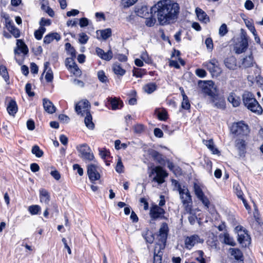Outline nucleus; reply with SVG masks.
Listing matches in <instances>:
<instances>
[{
  "label": "nucleus",
  "mask_w": 263,
  "mask_h": 263,
  "mask_svg": "<svg viewBox=\"0 0 263 263\" xmlns=\"http://www.w3.org/2000/svg\"><path fill=\"white\" fill-rule=\"evenodd\" d=\"M179 10V5L171 0L160 1L151 8L152 12L156 14L158 21L161 25H166L176 22Z\"/></svg>",
  "instance_id": "f257e3e1"
},
{
  "label": "nucleus",
  "mask_w": 263,
  "mask_h": 263,
  "mask_svg": "<svg viewBox=\"0 0 263 263\" xmlns=\"http://www.w3.org/2000/svg\"><path fill=\"white\" fill-rule=\"evenodd\" d=\"M168 228L167 224L163 222L162 223L158 235L159 242L157 243L154 249V263H161V257L160 250L163 249L167 237Z\"/></svg>",
  "instance_id": "f03ea898"
},
{
  "label": "nucleus",
  "mask_w": 263,
  "mask_h": 263,
  "mask_svg": "<svg viewBox=\"0 0 263 263\" xmlns=\"http://www.w3.org/2000/svg\"><path fill=\"white\" fill-rule=\"evenodd\" d=\"M172 184L178 191L180 198L185 211L190 212L192 211V199L190 191L185 185H181L178 181L175 179L172 180Z\"/></svg>",
  "instance_id": "7ed1b4c3"
},
{
  "label": "nucleus",
  "mask_w": 263,
  "mask_h": 263,
  "mask_svg": "<svg viewBox=\"0 0 263 263\" xmlns=\"http://www.w3.org/2000/svg\"><path fill=\"white\" fill-rule=\"evenodd\" d=\"M242 102L244 105L250 110L258 115H261L263 111L262 107L254 97V95L245 91L242 95Z\"/></svg>",
  "instance_id": "20e7f679"
},
{
  "label": "nucleus",
  "mask_w": 263,
  "mask_h": 263,
  "mask_svg": "<svg viewBox=\"0 0 263 263\" xmlns=\"http://www.w3.org/2000/svg\"><path fill=\"white\" fill-rule=\"evenodd\" d=\"M231 132L236 136L246 137L249 133L248 125L243 121L234 123L231 128Z\"/></svg>",
  "instance_id": "39448f33"
},
{
  "label": "nucleus",
  "mask_w": 263,
  "mask_h": 263,
  "mask_svg": "<svg viewBox=\"0 0 263 263\" xmlns=\"http://www.w3.org/2000/svg\"><path fill=\"white\" fill-rule=\"evenodd\" d=\"M248 47V36L246 32L241 29L240 41L234 46V51L236 54H241L245 52Z\"/></svg>",
  "instance_id": "423d86ee"
},
{
  "label": "nucleus",
  "mask_w": 263,
  "mask_h": 263,
  "mask_svg": "<svg viewBox=\"0 0 263 263\" xmlns=\"http://www.w3.org/2000/svg\"><path fill=\"white\" fill-rule=\"evenodd\" d=\"M79 156L85 161H91L95 159L94 155L89 146L84 143L77 146Z\"/></svg>",
  "instance_id": "0eeeda50"
},
{
  "label": "nucleus",
  "mask_w": 263,
  "mask_h": 263,
  "mask_svg": "<svg viewBox=\"0 0 263 263\" xmlns=\"http://www.w3.org/2000/svg\"><path fill=\"white\" fill-rule=\"evenodd\" d=\"M237 231L238 241L244 247L249 246L251 243V238L247 231L241 226H237L235 228Z\"/></svg>",
  "instance_id": "6e6552de"
},
{
  "label": "nucleus",
  "mask_w": 263,
  "mask_h": 263,
  "mask_svg": "<svg viewBox=\"0 0 263 263\" xmlns=\"http://www.w3.org/2000/svg\"><path fill=\"white\" fill-rule=\"evenodd\" d=\"M203 66L207 68L213 77H218L221 72V69L219 66L218 62L215 58L203 63Z\"/></svg>",
  "instance_id": "1a4fd4ad"
},
{
  "label": "nucleus",
  "mask_w": 263,
  "mask_h": 263,
  "mask_svg": "<svg viewBox=\"0 0 263 263\" xmlns=\"http://www.w3.org/2000/svg\"><path fill=\"white\" fill-rule=\"evenodd\" d=\"M154 173L156 174V176L154 177L153 180L157 182L159 184L163 183L165 181L164 178L168 176L167 173L160 166L154 167L152 170L149 176Z\"/></svg>",
  "instance_id": "9d476101"
},
{
  "label": "nucleus",
  "mask_w": 263,
  "mask_h": 263,
  "mask_svg": "<svg viewBox=\"0 0 263 263\" xmlns=\"http://www.w3.org/2000/svg\"><path fill=\"white\" fill-rule=\"evenodd\" d=\"M90 104L89 101L87 100H83L76 104L75 110L78 115L84 116L87 112H90Z\"/></svg>",
  "instance_id": "9b49d317"
},
{
  "label": "nucleus",
  "mask_w": 263,
  "mask_h": 263,
  "mask_svg": "<svg viewBox=\"0 0 263 263\" xmlns=\"http://www.w3.org/2000/svg\"><path fill=\"white\" fill-rule=\"evenodd\" d=\"M203 242V239L197 234L187 236L184 239L185 248L188 250H191L198 243H202Z\"/></svg>",
  "instance_id": "f8f14e48"
},
{
  "label": "nucleus",
  "mask_w": 263,
  "mask_h": 263,
  "mask_svg": "<svg viewBox=\"0 0 263 263\" xmlns=\"http://www.w3.org/2000/svg\"><path fill=\"white\" fill-rule=\"evenodd\" d=\"M74 58L72 57L66 58L65 64L68 70L72 72L73 74L79 75L81 74V72L77 64L74 62Z\"/></svg>",
  "instance_id": "ddd939ff"
},
{
  "label": "nucleus",
  "mask_w": 263,
  "mask_h": 263,
  "mask_svg": "<svg viewBox=\"0 0 263 263\" xmlns=\"http://www.w3.org/2000/svg\"><path fill=\"white\" fill-rule=\"evenodd\" d=\"M87 174L91 182L98 180L100 178V174L97 170V166L95 164H90L88 165Z\"/></svg>",
  "instance_id": "4468645a"
},
{
  "label": "nucleus",
  "mask_w": 263,
  "mask_h": 263,
  "mask_svg": "<svg viewBox=\"0 0 263 263\" xmlns=\"http://www.w3.org/2000/svg\"><path fill=\"white\" fill-rule=\"evenodd\" d=\"M165 211L163 209L157 205H154L151 208L149 214L153 219L162 218L163 217Z\"/></svg>",
  "instance_id": "2eb2a0df"
},
{
  "label": "nucleus",
  "mask_w": 263,
  "mask_h": 263,
  "mask_svg": "<svg viewBox=\"0 0 263 263\" xmlns=\"http://www.w3.org/2000/svg\"><path fill=\"white\" fill-rule=\"evenodd\" d=\"M20 52L26 55L28 53V48L22 40H17L16 46L14 48V53L15 55H16L19 54Z\"/></svg>",
  "instance_id": "dca6fc26"
},
{
  "label": "nucleus",
  "mask_w": 263,
  "mask_h": 263,
  "mask_svg": "<svg viewBox=\"0 0 263 263\" xmlns=\"http://www.w3.org/2000/svg\"><path fill=\"white\" fill-rule=\"evenodd\" d=\"M210 102L213 104L214 106L218 108H223L225 107L224 100L222 98L219 97L215 94L210 99Z\"/></svg>",
  "instance_id": "f3484780"
},
{
  "label": "nucleus",
  "mask_w": 263,
  "mask_h": 263,
  "mask_svg": "<svg viewBox=\"0 0 263 263\" xmlns=\"http://www.w3.org/2000/svg\"><path fill=\"white\" fill-rule=\"evenodd\" d=\"M212 83V82H211L209 83L204 82L202 86L203 92L208 95L210 99L216 94L213 86L211 85Z\"/></svg>",
  "instance_id": "a211bd4d"
},
{
  "label": "nucleus",
  "mask_w": 263,
  "mask_h": 263,
  "mask_svg": "<svg viewBox=\"0 0 263 263\" xmlns=\"http://www.w3.org/2000/svg\"><path fill=\"white\" fill-rule=\"evenodd\" d=\"M96 52L97 54L103 60L110 61L112 58V52L111 50H109L107 52H105L103 49L97 47Z\"/></svg>",
  "instance_id": "6ab92c4d"
},
{
  "label": "nucleus",
  "mask_w": 263,
  "mask_h": 263,
  "mask_svg": "<svg viewBox=\"0 0 263 263\" xmlns=\"http://www.w3.org/2000/svg\"><path fill=\"white\" fill-rule=\"evenodd\" d=\"M224 65L230 70H235L237 67L236 59L234 56H230L224 60Z\"/></svg>",
  "instance_id": "aec40b11"
},
{
  "label": "nucleus",
  "mask_w": 263,
  "mask_h": 263,
  "mask_svg": "<svg viewBox=\"0 0 263 263\" xmlns=\"http://www.w3.org/2000/svg\"><path fill=\"white\" fill-rule=\"evenodd\" d=\"M43 104L45 110L48 113L52 114L55 112L56 107L48 99L44 98L43 100Z\"/></svg>",
  "instance_id": "412c9836"
},
{
  "label": "nucleus",
  "mask_w": 263,
  "mask_h": 263,
  "mask_svg": "<svg viewBox=\"0 0 263 263\" xmlns=\"http://www.w3.org/2000/svg\"><path fill=\"white\" fill-rule=\"evenodd\" d=\"M235 146L238 151L240 156H243L246 153V143L242 139H237L235 141Z\"/></svg>",
  "instance_id": "4be33fe9"
},
{
  "label": "nucleus",
  "mask_w": 263,
  "mask_h": 263,
  "mask_svg": "<svg viewBox=\"0 0 263 263\" xmlns=\"http://www.w3.org/2000/svg\"><path fill=\"white\" fill-rule=\"evenodd\" d=\"M49 66L50 63L49 62H46L44 63V73L46 72L45 78L48 82H52L53 79V72Z\"/></svg>",
  "instance_id": "5701e85b"
},
{
  "label": "nucleus",
  "mask_w": 263,
  "mask_h": 263,
  "mask_svg": "<svg viewBox=\"0 0 263 263\" xmlns=\"http://www.w3.org/2000/svg\"><path fill=\"white\" fill-rule=\"evenodd\" d=\"M112 71L118 76L122 77L125 73L126 70L123 68L122 65L119 63H115L112 66Z\"/></svg>",
  "instance_id": "b1692460"
},
{
  "label": "nucleus",
  "mask_w": 263,
  "mask_h": 263,
  "mask_svg": "<svg viewBox=\"0 0 263 263\" xmlns=\"http://www.w3.org/2000/svg\"><path fill=\"white\" fill-rule=\"evenodd\" d=\"M228 100L234 107L238 106L241 102L240 97L233 92L229 94L228 97Z\"/></svg>",
  "instance_id": "393cba45"
},
{
  "label": "nucleus",
  "mask_w": 263,
  "mask_h": 263,
  "mask_svg": "<svg viewBox=\"0 0 263 263\" xmlns=\"http://www.w3.org/2000/svg\"><path fill=\"white\" fill-rule=\"evenodd\" d=\"M40 199L42 203L48 204L50 200V197L49 192L44 189L40 190Z\"/></svg>",
  "instance_id": "a878e982"
},
{
  "label": "nucleus",
  "mask_w": 263,
  "mask_h": 263,
  "mask_svg": "<svg viewBox=\"0 0 263 263\" xmlns=\"http://www.w3.org/2000/svg\"><path fill=\"white\" fill-rule=\"evenodd\" d=\"M60 39L61 36L59 33L57 32L50 33L44 37V43L46 44H49L54 40H55L57 41H59Z\"/></svg>",
  "instance_id": "bb28decb"
},
{
  "label": "nucleus",
  "mask_w": 263,
  "mask_h": 263,
  "mask_svg": "<svg viewBox=\"0 0 263 263\" xmlns=\"http://www.w3.org/2000/svg\"><path fill=\"white\" fill-rule=\"evenodd\" d=\"M195 12L197 16L200 21L205 23L209 22V17L208 16L205 12L203 11L201 9L199 8H196Z\"/></svg>",
  "instance_id": "cd10ccee"
},
{
  "label": "nucleus",
  "mask_w": 263,
  "mask_h": 263,
  "mask_svg": "<svg viewBox=\"0 0 263 263\" xmlns=\"http://www.w3.org/2000/svg\"><path fill=\"white\" fill-rule=\"evenodd\" d=\"M7 109L9 115L14 116L17 111V106L16 102L14 100H11L8 105Z\"/></svg>",
  "instance_id": "c85d7f7f"
},
{
  "label": "nucleus",
  "mask_w": 263,
  "mask_h": 263,
  "mask_svg": "<svg viewBox=\"0 0 263 263\" xmlns=\"http://www.w3.org/2000/svg\"><path fill=\"white\" fill-rule=\"evenodd\" d=\"M253 58L251 54L244 58L241 62V66L244 68L251 67L253 66Z\"/></svg>",
  "instance_id": "c756f323"
},
{
  "label": "nucleus",
  "mask_w": 263,
  "mask_h": 263,
  "mask_svg": "<svg viewBox=\"0 0 263 263\" xmlns=\"http://www.w3.org/2000/svg\"><path fill=\"white\" fill-rule=\"evenodd\" d=\"M84 123L86 126L89 129L92 130L95 128V124L92 122V117L90 112L85 115Z\"/></svg>",
  "instance_id": "7c9ffc66"
},
{
  "label": "nucleus",
  "mask_w": 263,
  "mask_h": 263,
  "mask_svg": "<svg viewBox=\"0 0 263 263\" xmlns=\"http://www.w3.org/2000/svg\"><path fill=\"white\" fill-rule=\"evenodd\" d=\"M203 142L204 145H205L212 152L213 154H219V152L218 149L215 147L213 140L212 139H210L209 140H203Z\"/></svg>",
  "instance_id": "2f4dec72"
},
{
  "label": "nucleus",
  "mask_w": 263,
  "mask_h": 263,
  "mask_svg": "<svg viewBox=\"0 0 263 263\" xmlns=\"http://www.w3.org/2000/svg\"><path fill=\"white\" fill-rule=\"evenodd\" d=\"M157 87H158L156 83L151 82L145 84L143 86V89L146 93L148 94H151L154 92L155 90H156Z\"/></svg>",
  "instance_id": "473e14b6"
},
{
  "label": "nucleus",
  "mask_w": 263,
  "mask_h": 263,
  "mask_svg": "<svg viewBox=\"0 0 263 263\" xmlns=\"http://www.w3.org/2000/svg\"><path fill=\"white\" fill-rule=\"evenodd\" d=\"M142 236L147 242H148L149 243H152L153 242L154 240V234L148 229H146L143 232Z\"/></svg>",
  "instance_id": "72a5a7b5"
},
{
  "label": "nucleus",
  "mask_w": 263,
  "mask_h": 263,
  "mask_svg": "<svg viewBox=\"0 0 263 263\" xmlns=\"http://www.w3.org/2000/svg\"><path fill=\"white\" fill-rule=\"evenodd\" d=\"M6 27L9 31L15 37L17 38L20 35V32L18 29L15 27L11 23H8Z\"/></svg>",
  "instance_id": "f704fd0d"
},
{
  "label": "nucleus",
  "mask_w": 263,
  "mask_h": 263,
  "mask_svg": "<svg viewBox=\"0 0 263 263\" xmlns=\"http://www.w3.org/2000/svg\"><path fill=\"white\" fill-rule=\"evenodd\" d=\"M151 155L152 157L156 160L158 163L161 165H165L166 163L165 160L162 157V155L159 153L157 151H153Z\"/></svg>",
  "instance_id": "c9c22d12"
},
{
  "label": "nucleus",
  "mask_w": 263,
  "mask_h": 263,
  "mask_svg": "<svg viewBox=\"0 0 263 263\" xmlns=\"http://www.w3.org/2000/svg\"><path fill=\"white\" fill-rule=\"evenodd\" d=\"M230 253L231 255L236 260H242L243 255L241 251L237 248H230Z\"/></svg>",
  "instance_id": "e433bc0d"
},
{
  "label": "nucleus",
  "mask_w": 263,
  "mask_h": 263,
  "mask_svg": "<svg viewBox=\"0 0 263 263\" xmlns=\"http://www.w3.org/2000/svg\"><path fill=\"white\" fill-rule=\"evenodd\" d=\"M220 237L221 238H223V241L224 243L231 246H235V241L234 240L233 238L232 237H231L228 233H224V234H222L220 236Z\"/></svg>",
  "instance_id": "4c0bfd02"
},
{
  "label": "nucleus",
  "mask_w": 263,
  "mask_h": 263,
  "mask_svg": "<svg viewBox=\"0 0 263 263\" xmlns=\"http://www.w3.org/2000/svg\"><path fill=\"white\" fill-rule=\"evenodd\" d=\"M204 253L202 251L198 250L193 253V255L196 262L198 263H205V259L203 258Z\"/></svg>",
  "instance_id": "58836bf2"
},
{
  "label": "nucleus",
  "mask_w": 263,
  "mask_h": 263,
  "mask_svg": "<svg viewBox=\"0 0 263 263\" xmlns=\"http://www.w3.org/2000/svg\"><path fill=\"white\" fill-rule=\"evenodd\" d=\"M136 12L137 15L141 17H145L148 15L147 7L145 6L138 8Z\"/></svg>",
  "instance_id": "ea45409f"
},
{
  "label": "nucleus",
  "mask_w": 263,
  "mask_h": 263,
  "mask_svg": "<svg viewBox=\"0 0 263 263\" xmlns=\"http://www.w3.org/2000/svg\"><path fill=\"white\" fill-rule=\"evenodd\" d=\"M196 197L202 202L206 209H208L209 208L210 201L208 197L204 195V193H202L201 194L198 195Z\"/></svg>",
  "instance_id": "a19ab883"
},
{
  "label": "nucleus",
  "mask_w": 263,
  "mask_h": 263,
  "mask_svg": "<svg viewBox=\"0 0 263 263\" xmlns=\"http://www.w3.org/2000/svg\"><path fill=\"white\" fill-rule=\"evenodd\" d=\"M101 38L106 40L111 36V30L110 28H107L104 30H100Z\"/></svg>",
  "instance_id": "79ce46f5"
},
{
  "label": "nucleus",
  "mask_w": 263,
  "mask_h": 263,
  "mask_svg": "<svg viewBox=\"0 0 263 263\" xmlns=\"http://www.w3.org/2000/svg\"><path fill=\"white\" fill-rule=\"evenodd\" d=\"M46 31V28L40 26L39 29L35 30L34 33L35 38L37 40H40L43 37V34Z\"/></svg>",
  "instance_id": "37998d69"
},
{
  "label": "nucleus",
  "mask_w": 263,
  "mask_h": 263,
  "mask_svg": "<svg viewBox=\"0 0 263 263\" xmlns=\"http://www.w3.org/2000/svg\"><path fill=\"white\" fill-rule=\"evenodd\" d=\"M31 152L33 154L35 155V156L37 158H40L43 155V152L41 150L39 146L35 145H34L31 149Z\"/></svg>",
  "instance_id": "c03bdc74"
},
{
  "label": "nucleus",
  "mask_w": 263,
  "mask_h": 263,
  "mask_svg": "<svg viewBox=\"0 0 263 263\" xmlns=\"http://www.w3.org/2000/svg\"><path fill=\"white\" fill-rule=\"evenodd\" d=\"M0 75L2 76L6 82L9 80V75L6 67L4 65L0 66Z\"/></svg>",
  "instance_id": "a18cd8bd"
},
{
  "label": "nucleus",
  "mask_w": 263,
  "mask_h": 263,
  "mask_svg": "<svg viewBox=\"0 0 263 263\" xmlns=\"http://www.w3.org/2000/svg\"><path fill=\"white\" fill-rule=\"evenodd\" d=\"M28 211L31 215H36L41 211V207L38 205H32L29 206Z\"/></svg>",
  "instance_id": "49530a36"
},
{
  "label": "nucleus",
  "mask_w": 263,
  "mask_h": 263,
  "mask_svg": "<svg viewBox=\"0 0 263 263\" xmlns=\"http://www.w3.org/2000/svg\"><path fill=\"white\" fill-rule=\"evenodd\" d=\"M228 32V28L226 24H222L219 27L218 30L219 35L222 37L224 36Z\"/></svg>",
  "instance_id": "de8ad7c7"
},
{
  "label": "nucleus",
  "mask_w": 263,
  "mask_h": 263,
  "mask_svg": "<svg viewBox=\"0 0 263 263\" xmlns=\"http://www.w3.org/2000/svg\"><path fill=\"white\" fill-rule=\"evenodd\" d=\"M182 99L181 107L184 109H189L191 107V104L187 96H184V98H182Z\"/></svg>",
  "instance_id": "09e8293b"
},
{
  "label": "nucleus",
  "mask_w": 263,
  "mask_h": 263,
  "mask_svg": "<svg viewBox=\"0 0 263 263\" xmlns=\"http://www.w3.org/2000/svg\"><path fill=\"white\" fill-rule=\"evenodd\" d=\"M97 75L99 81L101 82L106 83L107 81V77L105 76V73L103 70L99 71Z\"/></svg>",
  "instance_id": "8fccbe9b"
},
{
  "label": "nucleus",
  "mask_w": 263,
  "mask_h": 263,
  "mask_svg": "<svg viewBox=\"0 0 263 263\" xmlns=\"http://www.w3.org/2000/svg\"><path fill=\"white\" fill-rule=\"evenodd\" d=\"M79 42L82 44H86L88 40V36L85 33H81L79 34Z\"/></svg>",
  "instance_id": "3c124183"
},
{
  "label": "nucleus",
  "mask_w": 263,
  "mask_h": 263,
  "mask_svg": "<svg viewBox=\"0 0 263 263\" xmlns=\"http://www.w3.org/2000/svg\"><path fill=\"white\" fill-rule=\"evenodd\" d=\"M124 166L122 164L121 159L120 158L118 159L116 167V171L118 173H121L123 172Z\"/></svg>",
  "instance_id": "603ef678"
},
{
  "label": "nucleus",
  "mask_w": 263,
  "mask_h": 263,
  "mask_svg": "<svg viewBox=\"0 0 263 263\" xmlns=\"http://www.w3.org/2000/svg\"><path fill=\"white\" fill-rule=\"evenodd\" d=\"M133 76L137 78H141L144 75V70L139 68H134L133 70Z\"/></svg>",
  "instance_id": "864d4df0"
},
{
  "label": "nucleus",
  "mask_w": 263,
  "mask_h": 263,
  "mask_svg": "<svg viewBox=\"0 0 263 263\" xmlns=\"http://www.w3.org/2000/svg\"><path fill=\"white\" fill-rule=\"evenodd\" d=\"M110 103L112 110H116L119 108V102L116 99H112L110 101Z\"/></svg>",
  "instance_id": "5fc2aeb1"
},
{
  "label": "nucleus",
  "mask_w": 263,
  "mask_h": 263,
  "mask_svg": "<svg viewBox=\"0 0 263 263\" xmlns=\"http://www.w3.org/2000/svg\"><path fill=\"white\" fill-rule=\"evenodd\" d=\"M193 188L196 196H197L199 194H201L203 193L201 186L197 183H194Z\"/></svg>",
  "instance_id": "6e6d98bb"
},
{
  "label": "nucleus",
  "mask_w": 263,
  "mask_h": 263,
  "mask_svg": "<svg viewBox=\"0 0 263 263\" xmlns=\"http://www.w3.org/2000/svg\"><path fill=\"white\" fill-rule=\"evenodd\" d=\"M51 22L50 19H46L44 17L41 18L40 21V26L44 27L45 26H49L51 25Z\"/></svg>",
  "instance_id": "4d7b16f0"
},
{
  "label": "nucleus",
  "mask_w": 263,
  "mask_h": 263,
  "mask_svg": "<svg viewBox=\"0 0 263 263\" xmlns=\"http://www.w3.org/2000/svg\"><path fill=\"white\" fill-rule=\"evenodd\" d=\"M158 118L160 120H165L167 118V114L165 110L159 111L158 114Z\"/></svg>",
  "instance_id": "13d9d810"
},
{
  "label": "nucleus",
  "mask_w": 263,
  "mask_h": 263,
  "mask_svg": "<svg viewBox=\"0 0 263 263\" xmlns=\"http://www.w3.org/2000/svg\"><path fill=\"white\" fill-rule=\"evenodd\" d=\"M196 74L201 78H204L206 75V71L202 69H197L195 71Z\"/></svg>",
  "instance_id": "bf43d9fd"
},
{
  "label": "nucleus",
  "mask_w": 263,
  "mask_h": 263,
  "mask_svg": "<svg viewBox=\"0 0 263 263\" xmlns=\"http://www.w3.org/2000/svg\"><path fill=\"white\" fill-rule=\"evenodd\" d=\"M31 85L30 83H27L25 86V90L27 95L29 97H33L34 96V93L33 91H31Z\"/></svg>",
  "instance_id": "052dcab7"
},
{
  "label": "nucleus",
  "mask_w": 263,
  "mask_h": 263,
  "mask_svg": "<svg viewBox=\"0 0 263 263\" xmlns=\"http://www.w3.org/2000/svg\"><path fill=\"white\" fill-rule=\"evenodd\" d=\"M133 128L134 132L137 134L141 133L144 130V126L142 124L135 125Z\"/></svg>",
  "instance_id": "680f3d73"
},
{
  "label": "nucleus",
  "mask_w": 263,
  "mask_h": 263,
  "mask_svg": "<svg viewBox=\"0 0 263 263\" xmlns=\"http://www.w3.org/2000/svg\"><path fill=\"white\" fill-rule=\"evenodd\" d=\"M109 154V152L106 148L99 149V155L101 158L105 159Z\"/></svg>",
  "instance_id": "e2e57ef3"
},
{
  "label": "nucleus",
  "mask_w": 263,
  "mask_h": 263,
  "mask_svg": "<svg viewBox=\"0 0 263 263\" xmlns=\"http://www.w3.org/2000/svg\"><path fill=\"white\" fill-rule=\"evenodd\" d=\"M156 19L153 17L147 18L145 21V24L148 27L153 26L156 23Z\"/></svg>",
  "instance_id": "0e129e2a"
},
{
  "label": "nucleus",
  "mask_w": 263,
  "mask_h": 263,
  "mask_svg": "<svg viewBox=\"0 0 263 263\" xmlns=\"http://www.w3.org/2000/svg\"><path fill=\"white\" fill-rule=\"evenodd\" d=\"M205 44L207 48L210 50H212L213 48V41L211 38H207L205 41Z\"/></svg>",
  "instance_id": "69168bd1"
},
{
  "label": "nucleus",
  "mask_w": 263,
  "mask_h": 263,
  "mask_svg": "<svg viewBox=\"0 0 263 263\" xmlns=\"http://www.w3.org/2000/svg\"><path fill=\"white\" fill-rule=\"evenodd\" d=\"M254 7V4L250 0H247L245 3V7L246 9L250 10L253 9Z\"/></svg>",
  "instance_id": "338daca9"
},
{
  "label": "nucleus",
  "mask_w": 263,
  "mask_h": 263,
  "mask_svg": "<svg viewBox=\"0 0 263 263\" xmlns=\"http://www.w3.org/2000/svg\"><path fill=\"white\" fill-rule=\"evenodd\" d=\"M50 175L57 180H59L61 178V175L57 170H53L50 172Z\"/></svg>",
  "instance_id": "774afa93"
}]
</instances>
